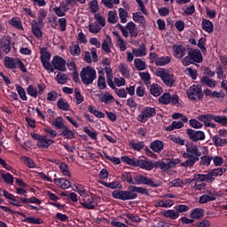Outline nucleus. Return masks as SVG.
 I'll return each mask as SVG.
<instances>
[{
    "label": "nucleus",
    "mask_w": 227,
    "mask_h": 227,
    "mask_svg": "<svg viewBox=\"0 0 227 227\" xmlns=\"http://www.w3.org/2000/svg\"><path fill=\"white\" fill-rule=\"evenodd\" d=\"M90 9L92 13H97L98 12V2L97 0H93L90 3Z\"/></svg>",
    "instance_id": "63"
},
{
    "label": "nucleus",
    "mask_w": 227,
    "mask_h": 227,
    "mask_svg": "<svg viewBox=\"0 0 227 227\" xmlns=\"http://www.w3.org/2000/svg\"><path fill=\"white\" fill-rule=\"evenodd\" d=\"M213 143L215 145V146H224V145H227L226 139L221 138L217 136L213 137Z\"/></svg>",
    "instance_id": "41"
},
{
    "label": "nucleus",
    "mask_w": 227,
    "mask_h": 227,
    "mask_svg": "<svg viewBox=\"0 0 227 227\" xmlns=\"http://www.w3.org/2000/svg\"><path fill=\"white\" fill-rule=\"evenodd\" d=\"M180 159H167V161H156V167H158L160 169H164V171H168V169L175 168V166H176V164H180Z\"/></svg>",
    "instance_id": "9"
},
{
    "label": "nucleus",
    "mask_w": 227,
    "mask_h": 227,
    "mask_svg": "<svg viewBox=\"0 0 227 227\" xmlns=\"http://www.w3.org/2000/svg\"><path fill=\"white\" fill-rule=\"evenodd\" d=\"M128 16H129V12H127V11H125V9H123V8L119 9V17H120L121 22H122V24H125L127 22Z\"/></svg>",
    "instance_id": "43"
},
{
    "label": "nucleus",
    "mask_w": 227,
    "mask_h": 227,
    "mask_svg": "<svg viewBox=\"0 0 227 227\" xmlns=\"http://www.w3.org/2000/svg\"><path fill=\"white\" fill-rule=\"evenodd\" d=\"M157 77H160L161 81L166 84V86H173L175 84V75L166 73L164 68H158L156 71Z\"/></svg>",
    "instance_id": "8"
},
{
    "label": "nucleus",
    "mask_w": 227,
    "mask_h": 227,
    "mask_svg": "<svg viewBox=\"0 0 227 227\" xmlns=\"http://www.w3.org/2000/svg\"><path fill=\"white\" fill-rule=\"evenodd\" d=\"M215 123H220L223 127L227 125V117L223 115H215Z\"/></svg>",
    "instance_id": "42"
},
{
    "label": "nucleus",
    "mask_w": 227,
    "mask_h": 227,
    "mask_svg": "<svg viewBox=\"0 0 227 227\" xmlns=\"http://www.w3.org/2000/svg\"><path fill=\"white\" fill-rule=\"evenodd\" d=\"M138 194H145V196H150L148 189L143 187H137L135 185H130L128 187V191L114 190L112 192L113 198L115 200H121L122 201H127L129 200H136Z\"/></svg>",
    "instance_id": "1"
},
{
    "label": "nucleus",
    "mask_w": 227,
    "mask_h": 227,
    "mask_svg": "<svg viewBox=\"0 0 227 227\" xmlns=\"http://www.w3.org/2000/svg\"><path fill=\"white\" fill-rule=\"evenodd\" d=\"M74 96L77 105L84 102V97L81 95V90L77 88L74 89Z\"/></svg>",
    "instance_id": "46"
},
{
    "label": "nucleus",
    "mask_w": 227,
    "mask_h": 227,
    "mask_svg": "<svg viewBox=\"0 0 227 227\" xmlns=\"http://www.w3.org/2000/svg\"><path fill=\"white\" fill-rule=\"evenodd\" d=\"M135 67L139 71L146 69V62L143 61L141 59H135Z\"/></svg>",
    "instance_id": "39"
},
{
    "label": "nucleus",
    "mask_w": 227,
    "mask_h": 227,
    "mask_svg": "<svg viewBox=\"0 0 227 227\" xmlns=\"http://www.w3.org/2000/svg\"><path fill=\"white\" fill-rule=\"evenodd\" d=\"M156 165L157 161L154 163L146 160H136L135 161V168H141V169H146L147 171H152L153 168H157Z\"/></svg>",
    "instance_id": "12"
},
{
    "label": "nucleus",
    "mask_w": 227,
    "mask_h": 227,
    "mask_svg": "<svg viewBox=\"0 0 227 227\" xmlns=\"http://www.w3.org/2000/svg\"><path fill=\"white\" fill-rule=\"evenodd\" d=\"M132 54L136 56L137 58H139L141 56H146V46H145V43H142L139 45V49H132Z\"/></svg>",
    "instance_id": "26"
},
{
    "label": "nucleus",
    "mask_w": 227,
    "mask_h": 227,
    "mask_svg": "<svg viewBox=\"0 0 227 227\" xmlns=\"http://www.w3.org/2000/svg\"><path fill=\"white\" fill-rule=\"evenodd\" d=\"M121 160L122 162H126V164H129V166H132L133 168L136 166V160L129 158V156H122Z\"/></svg>",
    "instance_id": "53"
},
{
    "label": "nucleus",
    "mask_w": 227,
    "mask_h": 227,
    "mask_svg": "<svg viewBox=\"0 0 227 227\" xmlns=\"http://www.w3.org/2000/svg\"><path fill=\"white\" fill-rule=\"evenodd\" d=\"M40 54H41V62L51 61V52H49L47 48L45 47L40 48Z\"/></svg>",
    "instance_id": "29"
},
{
    "label": "nucleus",
    "mask_w": 227,
    "mask_h": 227,
    "mask_svg": "<svg viewBox=\"0 0 227 227\" xmlns=\"http://www.w3.org/2000/svg\"><path fill=\"white\" fill-rule=\"evenodd\" d=\"M59 169L63 173V175H66V176H72L70 174V170L68 169V165L65 162H61L59 165Z\"/></svg>",
    "instance_id": "45"
},
{
    "label": "nucleus",
    "mask_w": 227,
    "mask_h": 227,
    "mask_svg": "<svg viewBox=\"0 0 227 227\" xmlns=\"http://www.w3.org/2000/svg\"><path fill=\"white\" fill-rule=\"evenodd\" d=\"M133 20L140 24H145V16L141 15V12L133 13Z\"/></svg>",
    "instance_id": "57"
},
{
    "label": "nucleus",
    "mask_w": 227,
    "mask_h": 227,
    "mask_svg": "<svg viewBox=\"0 0 227 227\" xmlns=\"http://www.w3.org/2000/svg\"><path fill=\"white\" fill-rule=\"evenodd\" d=\"M184 122L182 121H174L171 125L168 126L166 128V130L168 132H172V130H175V129H183Z\"/></svg>",
    "instance_id": "31"
},
{
    "label": "nucleus",
    "mask_w": 227,
    "mask_h": 227,
    "mask_svg": "<svg viewBox=\"0 0 227 227\" xmlns=\"http://www.w3.org/2000/svg\"><path fill=\"white\" fill-rule=\"evenodd\" d=\"M57 107L62 111H70V105H68V102L65 101L63 98L58 100Z\"/></svg>",
    "instance_id": "33"
},
{
    "label": "nucleus",
    "mask_w": 227,
    "mask_h": 227,
    "mask_svg": "<svg viewBox=\"0 0 227 227\" xmlns=\"http://www.w3.org/2000/svg\"><path fill=\"white\" fill-rule=\"evenodd\" d=\"M132 182L130 183L133 185H140V184H143L144 185H150V187H160L162 184H160V181L154 182L153 180L143 176L138 175L132 177Z\"/></svg>",
    "instance_id": "4"
},
{
    "label": "nucleus",
    "mask_w": 227,
    "mask_h": 227,
    "mask_svg": "<svg viewBox=\"0 0 227 227\" xmlns=\"http://www.w3.org/2000/svg\"><path fill=\"white\" fill-rule=\"evenodd\" d=\"M99 182H100V184L105 185V187H107L108 189H116L120 185V182H118V181L112 182V183H106L105 181H99Z\"/></svg>",
    "instance_id": "48"
},
{
    "label": "nucleus",
    "mask_w": 227,
    "mask_h": 227,
    "mask_svg": "<svg viewBox=\"0 0 227 227\" xmlns=\"http://www.w3.org/2000/svg\"><path fill=\"white\" fill-rule=\"evenodd\" d=\"M161 214L164 217H167V218L172 219V220L178 219L180 217V213H178L175 210H172V209L166 210V211L162 212Z\"/></svg>",
    "instance_id": "24"
},
{
    "label": "nucleus",
    "mask_w": 227,
    "mask_h": 227,
    "mask_svg": "<svg viewBox=\"0 0 227 227\" xmlns=\"http://www.w3.org/2000/svg\"><path fill=\"white\" fill-rule=\"evenodd\" d=\"M27 93L30 95V97H33L34 98H36L38 97V90H36V88L33 85H29L27 89Z\"/></svg>",
    "instance_id": "50"
},
{
    "label": "nucleus",
    "mask_w": 227,
    "mask_h": 227,
    "mask_svg": "<svg viewBox=\"0 0 227 227\" xmlns=\"http://www.w3.org/2000/svg\"><path fill=\"white\" fill-rule=\"evenodd\" d=\"M157 114V111L153 107L146 106L144 107L140 113V114L137 115V120L140 123H146L148 121L149 118H153Z\"/></svg>",
    "instance_id": "6"
},
{
    "label": "nucleus",
    "mask_w": 227,
    "mask_h": 227,
    "mask_svg": "<svg viewBox=\"0 0 227 227\" xmlns=\"http://www.w3.org/2000/svg\"><path fill=\"white\" fill-rule=\"evenodd\" d=\"M173 51H175L174 56H176L178 59H182L184 56H185V47L182 44H174L172 46Z\"/></svg>",
    "instance_id": "15"
},
{
    "label": "nucleus",
    "mask_w": 227,
    "mask_h": 227,
    "mask_svg": "<svg viewBox=\"0 0 227 227\" xmlns=\"http://www.w3.org/2000/svg\"><path fill=\"white\" fill-rule=\"evenodd\" d=\"M98 86L100 90H106L107 85L106 84V77L99 75L98 78Z\"/></svg>",
    "instance_id": "54"
},
{
    "label": "nucleus",
    "mask_w": 227,
    "mask_h": 227,
    "mask_svg": "<svg viewBox=\"0 0 227 227\" xmlns=\"http://www.w3.org/2000/svg\"><path fill=\"white\" fill-rule=\"evenodd\" d=\"M32 33L36 36V38H42L43 33L40 29V26L36 24V20L32 21Z\"/></svg>",
    "instance_id": "30"
},
{
    "label": "nucleus",
    "mask_w": 227,
    "mask_h": 227,
    "mask_svg": "<svg viewBox=\"0 0 227 227\" xmlns=\"http://www.w3.org/2000/svg\"><path fill=\"white\" fill-rule=\"evenodd\" d=\"M57 81L59 84H67V82L68 81V77H67V74L59 73L57 74Z\"/></svg>",
    "instance_id": "51"
},
{
    "label": "nucleus",
    "mask_w": 227,
    "mask_h": 227,
    "mask_svg": "<svg viewBox=\"0 0 227 227\" xmlns=\"http://www.w3.org/2000/svg\"><path fill=\"white\" fill-rule=\"evenodd\" d=\"M186 153H183L184 158H193L197 159V160H200V156L201 155V153L200 149H198V145L191 143V144H186Z\"/></svg>",
    "instance_id": "7"
},
{
    "label": "nucleus",
    "mask_w": 227,
    "mask_h": 227,
    "mask_svg": "<svg viewBox=\"0 0 227 227\" xmlns=\"http://www.w3.org/2000/svg\"><path fill=\"white\" fill-rule=\"evenodd\" d=\"M80 76L82 79V82L86 86H90V84H93V81L97 79V71L90 66L83 67L80 73Z\"/></svg>",
    "instance_id": "3"
},
{
    "label": "nucleus",
    "mask_w": 227,
    "mask_h": 227,
    "mask_svg": "<svg viewBox=\"0 0 227 227\" xmlns=\"http://www.w3.org/2000/svg\"><path fill=\"white\" fill-rule=\"evenodd\" d=\"M51 125H53V127H55V129H57V130H63L65 124L63 123V118L62 117H57L55 119V121L51 122Z\"/></svg>",
    "instance_id": "37"
},
{
    "label": "nucleus",
    "mask_w": 227,
    "mask_h": 227,
    "mask_svg": "<svg viewBox=\"0 0 227 227\" xmlns=\"http://www.w3.org/2000/svg\"><path fill=\"white\" fill-rule=\"evenodd\" d=\"M202 86H208V88H215L217 82L215 80L210 79L208 76H203L200 80Z\"/></svg>",
    "instance_id": "22"
},
{
    "label": "nucleus",
    "mask_w": 227,
    "mask_h": 227,
    "mask_svg": "<svg viewBox=\"0 0 227 227\" xmlns=\"http://www.w3.org/2000/svg\"><path fill=\"white\" fill-rule=\"evenodd\" d=\"M189 123L192 129H201L203 127V124L196 119H191Z\"/></svg>",
    "instance_id": "61"
},
{
    "label": "nucleus",
    "mask_w": 227,
    "mask_h": 227,
    "mask_svg": "<svg viewBox=\"0 0 227 227\" xmlns=\"http://www.w3.org/2000/svg\"><path fill=\"white\" fill-rule=\"evenodd\" d=\"M125 27L127 31H129L128 33H129L131 38H137V35H139V33L137 32V28H136V23L130 21Z\"/></svg>",
    "instance_id": "18"
},
{
    "label": "nucleus",
    "mask_w": 227,
    "mask_h": 227,
    "mask_svg": "<svg viewBox=\"0 0 227 227\" xmlns=\"http://www.w3.org/2000/svg\"><path fill=\"white\" fill-rule=\"evenodd\" d=\"M102 4L106 6V8H113L114 4H120V0H102Z\"/></svg>",
    "instance_id": "56"
},
{
    "label": "nucleus",
    "mask_w": 227,
    "mask_h": 227,
    "mask_svg": "<svg viewBox=\"0 0 227 227\" xmlns=\"http://www.w3.org/2000/svg\"><path fill=\"white\" fill-rule=\"evenodd\" d=\"M205 210H203L202 208H195L192 211L190 217H192V219H201L205 216Z\"/></svg>",
    "instance_id": "27"
},
{
    "label": "nucleus",
    "mask_w": 227,
    "mask_h": 227,
    "mask_svg": "<svg viewBox=\"0 0 227 227\" xmlns=\"http://www.w3.org/2000/svg\"><path fill=\"white\" fill-rule=\"evenodd\" d=\"M213 177L214 176H222L223 173H226V168H215L211 171Z\"/></svg>",
    "instance_id": "62"
},
{
    "label": "nucleus",
    "mask_w": 227,
    "mask_h": 227,
    "mask_svg": "<svg viewBox=\"0 0 227 227\" xmlns=\"http://www.w3.org/2000/svg\"><path fill=\"white\" fill-rule=\"evenodd\" d=\"M215 200H217L215 196L204 194L200 197L199 203H200L201 205H205V203H208L209 201H215Z\"/></svg>",
    "instance_id": "34"
},
{
    "label": "nucleus",
    "mask_w": 227,
    "mask_h": 227,
    "mask_svg": "<svg viewBox=\"0 0 227 227\" xmlns=\"http://www.w3.org/2000/svg\"><path fill=\"white\" fill-rule=\"evenodd\" d=\"M150 91H151V95H153V97H159L162 92L160 87H159V84H153L151 86Z\"/></svg>",
    "instance_id": "40"
},
{
    "label": "nucleus",
    "mask_w": 227,
    "mask_h": 227,
    "mask_svg": "<svg viewBox=\"0 0 227 227\" xmlns=\"http://www.w3.org/2000/svg\"><path fill=\"white\" fill-rule=\"evenodd\" d=\"M122 182H127L128 184H133L132 182V174L130 172H124L121 176Z\"/></svg>",
    "instance_id": "47"
},
{
    "label": "nucleus",
    "mask_w": 227,
    "mask_h": 227,
    "mask_svg": "<svg viewBox=\"0 0 227 227\" xmlns=\"http://www.w3.org/2000/svg\"><path fill=\"white\" fill-rule=\"evenodd\" d=\"M202 29L207 33H214V24L208 20H202Z\"/></svg>",
    "instance_id": "25"
},
{
    "label": "nucleus",
    "mask_w": 227,
    "mask_h": 227,
    "mask_svg": "<svg viewBox=\"0 0 227 227\" xmlns=\"http://www.w3.org/2000/svg\"><path fill=\"white\" fill-rule=\"evenodd\" d=\"M175 210H176L178 214H184V212H189V207L186 205L179 204L175 207Z\"/></svg>",
    "instance_id": "60"
},
{
    "label": "nucleus",
    "mask_w": 227,
    "mask_h": 227,
    "mask_svg": "<svg viewBox=\"0 0 227 227\" xmlns=\"http://www.w3.org/2000/svg\"><path fill=\"white\" fill-rule=\"evenodd\" d=\"M59 136H63L65 139H75V133L72 131V129H69L68 127H64L63 129H60Z\"/></svg>",
    "instance_id": "19"
},
{
    "label": "nucleus",
    "mask_w": 227,
    "mask_h": 227,
    "mask_svg": "<svg viewBox=\"0 0 227 227\" xmlns=\"http://www.w3.org/2000/svg\"><path fill=\"white\" fill-rule=\"evenodd\" d=\"M184 67H189V65H194V63H203V55L199 49L190 50L188 56L182 59Z\"/></svg>",
    "instance_id": "2"
},
{
    "label": "nucleus",
    "mask_w": 227,
    "mask_h": 227,
    "mask_svg": "<svg viewBox=\"0 0 227 227\" xmlns=\"http://www.w3.org/2000/svg\"><path fill=\"white\" fill-rule=\"evenodd\" d=\"M82 205L88 210H93L95 208V199H93V196L91 195H85Z\"/></svg>",
    "instance_id": "13"
},
{
    "label": "nucleus",
    "mask_w": 227,
    "mask_h": 227,
    "mask_svg": "<svg viewBox=\"0 0 227 227\" xmlns=\"http://www.w3.org/2000/svg\"><path fill=\"white\" fill-rule=\"evenodd\" d=\"M41 141L37 142L38 148H49L51 145H53L54 140L47 138V136H43Z\"/></svg>",
    "instance_id": "21"
},
{
    "label": "nucleus",
    "mask_w": 227,
    "mask_h": 227,
    "mask_svg": "<svg viewBox=\"0 0 227 227\" xmlns=\"http://www.w3.org/2000/svg\"><path fill=\"white\" fill-rule=\"evenodd\" d=\"M69 52L72 56H79L81 54V47L79 44L72 43L69 47Z\"/></svg>",
    "instance_id": "35"
},
{
    "label": "nucleus",
    "mask_w": 227,
    "mask_h": 227,
    "mask_svg": "<svg viewBox=\"0 0 227 227\" xmlns=\"http://www.w3.org/2000/svg\"><path fill=\"white\" fill-rule=\"evenodd\" d=\"M169 63H171L170 57H160L155 59V64L157 67H164V65H168Z\"/></svg>",
    "instance_id": "32"
},
{
    "label": "nucleus",
    "mask_w": 227,
    "mask_h": 227,
    "mask_svg": "<svg viewBox=\"0 0 227 227\" xmlns=\"http://www.w3.org/2000/svg\"><path fill=\"white\" fill-rule=\"evenodd\" d=\"M214 157H210V156H202L200 158V164L202 166H210V162H212Z\"/></svg>",
    "instance_id": "58"
},
{
    "label": "nucleus",
    "mask_w": 227,
    "mask_h": 227,
    "mask_svg": "<svg viewBox=\"0 0 227 227\" xmlns=\"http://www.w3.org/2000/svg\"><path fill=\"white\" fill-rule=\"evenodd\" d=\"M2 178L5 182V184H13V176H12V174H10V173H6V174L3 173L2 174Z\"/></svg>",
    "instance_id": "55"
},
{
    "label": "nucleus",
    "mask_w": 227,
    "mask_h": 227,
    "mask_svg": "<svg viewBox=\"0 0 227 227\" xmlns=\"http://www.w3.org/2000/svg\"><path fill=\"white\" fill-rule=\"evenodd\" d=\"M51 66L55 70L67 72V60L59 56H55L51 60Z\"/></svg>",
    "instance_id": "10"
},
{
    "label": "nucleus",
    "mask_w": 227,
    "mask_h": 227,
    "mask_svg": "<svg viewBox=\"0 0 227 227\" xmlns=\"http://www.w3.org/2000/svg\"><path fill=\"white\" fill-rule=\"evenodd\" d=\"M186 134L190 139L193 143H198V141H203L205 139V132L203 131H196L192 129H187Z\"/></svg>",
    "instance_id": "11"
},
{
    "label": "nucleus",
    "mask_w": 227,
    "mask_h": 227,
    "mask_svg": "<svg viewBox=\"0 0 227 227\" xmlns=\"http://www.w3.org/2000/svg\"><path fill=\"white\" fill-rule=\"evenodd\" d=\"M186 93L190 100H193V102H200V100H202L203 97H205L201 90V85H192Z\"/></svg>",
    "instance_id": "5"
},
{
    "label": "nucleus",
    "mask_w": 227,
    "mask_h": 227,
    "mask_svg": "<svg viewBox=\"0 0 227 227\" xmlns=\"http://www.w3.org/2000/svg\"><path fill=\"white\" fill-rule=\"evenodd\" d=\"M23 223H28L29 224H43V221L41 218H35L33 216H27Z\"/></svg>",
    "instance_id": "36"
},
{
    "label": "nucleus",
    "mask_w": 227,
    "mask_h": 227,
    "mask_svg": "<svg viewBox=\"0 0 227 227\" xmlns=\"http://www.w3.org/2000/svg\"><path fill=\"white\" fill-rule=\"evenodd\" d=\"M54 182L57 185H59L60 189H68V187L72 185L70 181L67 180V178H55Z\"/></svg>",
    "instance_id": "23"
},
{
    "label": "nucleus",
    "mask_w": 227,
    "mask_h": 227,
    "mask_svg": "<svg viewBox=\"0 0 227 227\" xmlns=\"http://www.w3.org/2000/svg\"><path fill=\"white\" fill-rule=\"evenodd\" d=\"M119 70L124 77H129V75H130V72L125 64H121L119 66Z\"/></svg>",
    "instance_id": "59"
},
{
    "label": "nucleus",
    "mask_w": 227,
    "mask_h": 227,
    "mask_svg": "<svg viewBox=\"0 0 227 227\" xmlns=\"http://www.w3.org/2000/svg\"><path fill=\"white\" fill-rule=\"evenodd\" d=\"M101 29L102 28L100 27V26H98V24L90 23L89 25V31L90 33H94L95 35H97V33H100Z\"/></svg>",
    "instance_id": "52"
},
{
    "label": "nucleus",
    "mask_w": 227,
    "mask_h": 227,
    "mask_svg": "<svg viewBox=\"0 0 227 227\" xmlns=\"http://www.w3.org/2000/svg\"><path fill=\"white\" fill-rule=\"evenodd\" d=\"M16 90L21 98V100H27V97L26 96V90L22 86L16 84Z\"/></svg>",
    "instance_id": "49"
},
{
    "label": "nucleus",
    "mask_w": 227,
    "mask_h": 227,
    "mask_svg": "<svg viewBox=\"0 0 227 227\" xmlns=\"http://www.w3.org/2000/svg\"><path fill=\"white\" fill-rule=\"evenodd\" d=\"M159 102L160 104H164L165 106H168V104H171V95L169 93H164L159 98Z\"/></svg>",
    "instance_id": "38"
},
{
    "label": "nucleus",
    "mask_w": 227,
    "mask_h": 227,
    "mask_svg": "<svg viewBox=\"0 0 227 227\" xmlns=\"http://www.w3.org/2000/svg\"><path fill=\"white\" fill-rule=\"evenodd\" d=\"M184 159H187V160L185 161L180 163V166L182 168H193L194 164H196V162H198V160H197L196 158H192V157L184 158Z\"/></svg>",
    "instance_id": "28"
},
{
    "label": "nucleus",
    "mask_w": 227,
    "mask_h": 227,
    "mask_svg": "<svg viewBox=\"0 0 227 227\" xmlns=\"http://www.w3.org/2000/svg\"><path fill=\"white\" fill-rule=\"evenodd\" d=\"M9 24L11 26H12V27H16V29H20V30H22L24 29L22 27V22L20 20H17V19L15 18H12L10 21H9Z\"/></svg>",
    "instance_id": "44"
},
{
    "label": "nucleus",
    "mask_w": 227,
    "mask_h": 227,
    "mask_svg": "<svg viewBox=\"0 0 227 227\" xmlns=\"http://www.w3.org/2000/svg\"><path fill=\"white\" fill-rule=\"evenodd\" d=\"M95 20L101 25L102 27L106 26V19L100 15V13H97L94 16Z\"/></svg>",
    "instance_id": "64"
},
{
    "label": "nucleus",
    "mask_w": 227,
    "mask_h": 227,
    "mask_svg": "<svg viewBox=\"0 0 227 227\" xmlns=\"http://www.w3.org/2000/svg\"><path fill=\"white\" fill-rule=\"evenodd\" d=\"M18 61H19V59L5 57L4 58V67H5V68L13 70V68H17Z\"/></svg>",
    "instance_id": "17"
},
{
    "label": "nucleus",
    "mask_w": 227,
    "mask_h": 227,
    "mask_svg": "<svg viewBox=\"0 0 227 227\" xmlns=\"http://www.w3.org/2000/svg\"><path fill=\"white\" fill-rule=\"evenodd\" d=\"M197 119L199 121H202L204 123V127H206L207 123H209L212 120L215 121V115H213L212 114H200Z\"/></svg>",
    "instance_id": "20"
},
{
    "label": "nucleus",
    "mask_w": 227,
    "mask_h": 227,
    "mask_svg": "<svg viewBox=\"0 0 227 227\" xmlns=\"http://www.w3.org/2000/svg\"><path fill=\"white\" fill-rule=\"evenodd\" d=\"M0 47L5 54H8L12 51V40H10V37H3L0 40Z\"/></svg>",
    "instance_id": "14"
},
{
    "label": "nucleus",
    "mask_w": 227,
    "mask_h": 227,
    "mask_svg": "<svg viewBox=\"0 0 227 227\" xmlns=\"http://www.w3.org/2000/svg\"><path fill=\"white\" fill-rule=\"evenodd\" d=\"M150 148L156 153H160L164 150V143L160 140H155L150 144Z\"/></svg>",
    "instance_id": "16"
}]
</instances>
